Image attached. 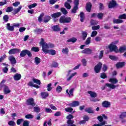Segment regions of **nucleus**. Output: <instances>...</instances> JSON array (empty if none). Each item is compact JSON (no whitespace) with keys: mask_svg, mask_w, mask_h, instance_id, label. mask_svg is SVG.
<instances>
[{"mask_svg":"<svg viewBox=\"0 0 126 126\" xmlns=\"http://www.w3.org/2000/svg\"><path fill=\"white\" fill-rule=\"evenodd\" d=\"M79 101L75 100L73 101L72 103H69L68 105L69 107H77V106H79Z\"/></svg>","mask_w":126,"mask_h":126,"instance_id":"15","label":"nucleus"},{"mask_svg":"<svg viewBox=\"0 0 126 126\" xmlns=\"http://www.w3.org/2000/svg\"><path fill=\"white\" fill-rule=\"evenodd\" d=\"M106 86L108 87V88H110V89H115L116 87H118L119 85H115L113 84L106 83L105 84V86H103L101 88V90H105L106 89Z\"/></svg>","mask_w":126,"mask_h":126,"instance_id":"4","label":"nucleus"},{"mask_svg":"<svg viewBox=\"0 0 126 126\" xmlns=\"http://www.w3.org/2000/svg\"><path fill=\"white\" fill-rule=\"evenodd\" d=\"M114 24H120L121 23H123L124 22V21L123 20L119 19H114L113 21Z\"/></svg>","mask_w":126,"mask_h":126,"instance_id":"26","label":"nucleus"},{"mask_svg":"<svg viewBox=\"0 0 126 126\" xmlns=\"http://www.w3.org/2000/svg\"><path fill=\"white\" fill-rule=\"evenodd\" d=\"M9 19V17H8V15H5L3 16V20L4 21V22H7Z\"/></svg>","mask_w":126,"mask_h":126,"instance_id":"51","label":"nucleus"},{"mask_svg":"<svg viewBox=\"0 0 126 126\" xmlns=\"http://www.w3.org/2000/svg\"><path fill=\"white\" fill-rule=\"evenodd\" d=\"M33 111L34 113H40L41 108L39 106H35L33 107Z\"/></svg>","mask_w":126,"mask_h":126,"instance_id":"37","label":"nucleus"},{"mask_svg":"<svg viewBox=\"0 0 126 126\" xmlns=\"http://www.w3.org/2000/svg\"><path fill=\"white\" fill-rule=\"evenodd\" d=\"M102 105L103 108H110V106H111V102L105 100L102 102Z\"/></svg>","mask_w":126,"mask_h":126,"instance_id":"14","label":"nucleus"},{"mask_svg":"<svg viewBox=\"0 0 126 126\" xmlns=\"http://www.w3.org/2000/svg\"><path fill=\"white\" fill-rule=\"evenodd\" d=\"M76 41H77V38L74 37H71L70 39L67 40V42H68V43H75Z\"/></svg>","mask_w":126,"mask_h":126,"instance_id":"29","label":"nucleus"},{"mask_svg":"<svg viewBox=\"0 0 126 126\" xmlns=\"http://www.w3.org/2000/svg\"><path fill=\"white\" fill-rule=\"evenodd\" d=\"M92 29L94 31H95V30H99V29H100V26L97 25V26H93L92 27Z\"/></svg>","mask_w":126,"mask_h":126,"instance_id":"57","label":"nucleus"},{"mask_svg":"<svg viewBox=\"0 0 126 126\" xmlns=\"http://www.w3.org/2000/svg\"><path fill=\"white\" fill-rule=\"evenodd\" d=\"M78 5H79V0H74V6L78 7Z\"/></svg>","mask_w":126,"mask_h":126,"instance_id":"61","label":"nucleus"},{"mask_svg":"<svg viewBox=\"0 0 126 126\" xmlns=\"http://www.w3.org/2000/svg\"><path fill=\"white\" fill-rule=\"evenodd\" d=\"M51 16L52 18H58V17H60V16H62V13L60 12L54 13L51 14Z\"/></svg>","mask_w":126,"mask_h":126,"instance_id":"18","label":"nucleus"},{"mask_svg":"<svg viewBox=\"0 0 126 126\" xmlns=\"http://www.w3.org/2000/svg\"><path fill=\"white\" fill-rule=\"evenodd\" d=\"M9 61H10L11 64H15L16 63V59L13 56H10L9 58Z\"/></svg>","mask_w":126,"mask_h":126,"instance_id":"22","label":"nucleus"},{"mask_svg":"<svg viewBox=\"0 0 126 126\" xmlns=\"http://www.w3.org/2000/svg\"><path fill=\"white\" fill-rule=\"evenodd\" d=\"M62 53L63 54H68V48L66 47L62 50Z\"/></svg>","mask_w":126,"mask_h":126,"instance_id":"59","label":"nucleus"},{"mask_svg":"<svg viewBox=\"0 0 126 126\" xmlns=\"http://www.w3.org/2000/svg\"><path fill=\"white\" fill-rule=\"evenodd\" d=\"M82 39L84 41L86 40V38H87V32H82Z\"/></svg>","mask_w":126,"mask_h":126,"instance_id":"35","label":"nucleus"},{"mask_svg":"<svg viewBox=\"0 0 126 126\" xmlns=\"http://www.w3.org/2000/svg\"><path fill=\"white\" fill-rule=\"evenodd\" d=\"M34 32L36 34H41L43 32V29H36L34 30Z\"/></svg>","mask_w":126,"mask_h":126,"instance_id":"38","label":"nucleus"},{"mask_svg":"<svg viewBox=\"0 0 126 126\" xmlns=\"http://www.w3.org/2000/svg\"><path fill=\"white\" fill-rule=\"evenodd\" d=\"M102 64L101 63H98L94 67V70L95 73H99L100 71H101V69H102Z\"/></svg>","mask_w":126,"mask_h":126,"instance_id":"8","label":"nucleus"},{"mask_svg":"<svg viewBox=\"0 0 126 126\" xmlns=\"http://www.w3.org/2000/svg\"><path fill=\"white\" fill-rule=\"evenodd\" d=\"M108 48L109 49L110 52H115V53H119V49H118V47L116 45H113V44H110L108 46Z\"/></svg>","mask_w":126,"mask_h":126,"instance_id":"9","label":"nucleus"},{"mask_svg":"<svg viewBox=\"0 0 126 126\" xmlns=\"http://www.w3.org/2000/svg\"><path fill=\"white\" fill-rule=\"evenodd\" d=\"M82 54H86V55H91L92 50L90 48H85L81 51Z\"/></svg>","mask_w":126,"mask_h":126,"instance_id":"11","label":"nucleus"},{"mask_svg":"<svg viewBox=\"0 0 126 126\" xmlns=\"http://www.w3.org/2000/svg\"><path fill=\"white\" fill-rule=\"evenodd\" d=\"M109 81L111 82V83H112V84H117V83L118 82V79L116 78H110Z\"/></svg>","mask_w":126,"mask_h":126,"instance_id":"32","label":"nucleus"},{"mask_svg":"<svg viewBox=\"0 0 126 126\" xmlns=\"http://www.w3.org/2000/svg\"><path fill=\"white\" fill-rule=\"evenodd\" d=\"M40 44L42 46V51H44V50H48V49H53V48H55V44L51 43L48 44L45 42V39H44V38H41Z\"/></svg>","mask_w":126,"mask_h":126,"instance_id":"1","label":"nucleus"},{"mask_svg":"<svg viewBox=\"0 0 126 126\" xmlns=\"http://www.w3.org/2000/svg\"><path fill=\"white\" fill-rule=\"evenodd\" d=\"M126 65V62H118L116 64V66L117 68H122Z\"/></svg>","mask_w":126,"mask_h":126,"instance_id":"13","label":"nucleus"},{"mask_svg":"<svg viewBox=\"0 0 126 126\" xmlns=\"http://www.w3.org/2000/svg\"><path fill=\"white\" fill-rule=\"evenodd\" d=\"M63 90V88L60 86H58L56 88V92L61 93Z\"/></svg>","mask_w":126,"mask_h":126,"instance_id":"44","label":"nucleus"},{"mask_svg":"<svg viewBox=\"0 0 126 126\" xmlns=\"http://www.w3.org/2000/svg\"><path fill=\"white\" fill-rule=\"evenodd\" d=\"M13 11V7L9 6L6 9V12H11V11Z\"/></svg>","mask_w":126,"mask_h":126,"instance_id":"48","label":"nucleus"},{"mask_svg":"<svg viewBox=\"0 0 126 126\" xmlns=\"http://www.w3.org/2000/svg\"><path fill=\"white\" fill-rule=\"evenodd\" d=\"M88 94H90L91 97L92 98H96L97 97V93L92 92L91 91H88Z\"/></svg>","mask_w":126,"mask_h":126,"instance_id":"23","label":"nucleus"},{"mask_svg":"<svg viewBox=\"0 0 126 126\" xmlns=\"http://www.w3.org/2000/svg\"><path fill=\"white\" fill-rule=\"evenodd\" d=\"M32 81H33L34 83H36V84H37V85H41V81H40V80L33 78Z\"/></svg>","mask_w":126,"mask_h":126,"instance_id":"40","label":"nucleus"},{"mask_svg":"<svg viewBox=\"0 0 126 126\" xmlns=\"http://www.w3.org/2000/svg\"><path fill=\"white\" fill-rule=\"evenodd\" d=\"M41 95L42 99H46L47 97L49 96V93L41 92Z\"/></svg>","mask_w":126,"mask_h":126,"instance_id":"25","label":"nucleus"},{"mask_svg":"<svg viewBox=\"0 0 126 126\" xmlns=\"http://www.w3.org/2000/svg\"><path fill=\"white\" fill-rule=\"evenodd\" d=\"M78 10V7L74 6L71 10L72 13H76V11Z\"/></svg>","mask_w":126,"mask_h":126,"instance_id":"45","label":"nucleus"},{"mask_svg":"<svg viewBox=\"0 0 126 126\" xmlns=\"http://www.w3.org/2000/svg\"><path fill=\"white\" fill-rule=\"evenodd\" d=\"M119 4L117 3V1L115 0H111L108 4V8H115L118 7Z\"/></svg>","mask_w":126,"mask_h":126,"instance_id":"5","label":"nucleus"},{"mask_svg":"<svg viewBox=\"0 0 126 126\" xmlns=\"http://www.w3.org/2000/svg\"><path fill=\"white\" fill-rule=\"evenodd\" d=\"M126 117V112H124L120 115L119 118L120 119H124Z\"/></svg>","mask_w":126,"mask_h":126,"instance_id":"54","label":"nucleus"},{"mask_svg":"<svg viewBox=\"0 0 126 126\" xmlns=\"http://www.w3.org/2000/svg\"><path fill=\"white\" fill-rule=\"evenodd\" d=\"M21 74L19 73H16L13 76L14 80L15 81H18V80H20V79H21Z\"/></svg>","mask_w":126,"mask_h":126,"instance_id":"17","label":"nucleus"},{"mask_svg":"<svg viewBox=\"0 0 126 126\" xmlns=\"http://www.w3.org/2000/svg\"><path fill=\"white\" fill-rule=\"evenodd\" d=\"M18 53H20V49L18 48H13L8 52L9 55H14Z\"/></svg>","mask_w":126,"mask_h":126,"instance_id":"10","label":"nucleus"},{"mask_svg":"<svg viewBox=\"0 0 126 126\" xmlns=\"http://www.w3.org/2000/svg\"><path fill=\"white\" fill-rule=\"evenodd\" d=\"M52 29L55 32H59L61 31V28H60V26L59 25H54L53 27H52Z\"/></svg>","mask_w":126,"mask_h":126,"instance_id":"21","label":"nucleus"},{"mask_svg":"<svg viewBox=\"0 0 126 126\" xmlns=\"http://www.w3.org/2000/svg\"><path fill=\"white\" fill-rule=\"evenodd\" d=\"M60 23H70L71 22V18L69 17H65V16H62L59 19Z\"/></svg>","mask_w":126,"mask_h":126,"instance_id":"2","label":"nucleus"},{"mask_svg":"<svg viewBox=\"0 0 126 126\" xmlns=\"http://www.w3.org/2000/svg\"><path fill=\"white\" fill-rule=\"evenodd\" d=\"M86 113H88L89 114H93L94 113V111L92 110V107L87 108L85 110Z\"/></svg>","mask_w":126,"mask_h":126,"instance_id":"31","label":"nucleus"},{"mask_svg":"<svg viewBox=\"0 0 126 126\" xmlns=\"http://www.w3.org/2000/svg\"><path fill=\"white\" fill-rule=\"evenodd\" d=\"M86 9L88 12H91V9H92V4L91 2H88L86 4Z\"/></svg>","mask_w":126,"mask_h":126,"instance_id":"12","label":"nucleus"},{"mask_svg":"<svg viewBox=\"0 0 126 126\" xmlns=\"http://www.w3.org/2000/svg\"><path fill=\"white\" fill-rule=\"evenodd\" d=\"M26 104L27 105V106H32V107H35L36 105V103H35L33 98L28 99L26 100Z\"/></svg>","mask_w":126,"mask_h":126,"instance_id":"6","label":"nucleus"},{"mask_svg":"<svg viewBox=\"0 0 126 126\" xmlns=\"http://www.w3.org/2000/svg\"><path fill=\"white\" fill-rule=\"evenodd\" d=\"M41 63V59L38 57H36L34 58V63L36 64V65H38L39 63Z\"/></svg>","mask_w":126,"mask_h":126,"instance_id":"30","label":"nucleus"},{"mask_svg":"<svg viewBox=\"0 0 126 126\" xmlns=\"http://www.w3.org/2000/svg\"><path fill=\"white\" fill-rule=\"evenodd\" d=\"M100 77L102 78V79H106V78H107V74H106L105 72L101 73Z\"/></svg>","mask_w":126,"mask_h":126,"instance_id":"47","label":"nucleus"},{"mask_svg":"<svg viewBox=\"0 0 126 126\" xmlns=\"http://www.w3.org/2000/svg\"><path fill=\"white\" fill-rule=\"evenodd\" d=\"M53 88H52V84L50 83L47 85V91H51Z\"/></svg>","mask_w":126,"mask_h":126,"instance_id":"63","label":"nucleus"},{"mask_svg":"<svg viewBox=\"0 0 126 126\" xmlns=\"http://www.w3.org/2000/svg\"><path fill=\"white\" fill-rule=\"evenodd\" d=\"M28 85H29V86H32V87H34L35 88H37V89H39V88H40V86H39L37 85L33 84V83L31 81L29 82Z\"/></svg>","mask_w":126,"mask_h":126,"instance_id":"33","label":"nucleus"},{"mask_svg":"<svg viewBox=\"0 0 126 126\" xmlns=\"http://www.w3.org/2000/svg\"><path fill=\"white\" fill-rule=\"evenodd\" d=\"M126 45H124L122 46H121L118 50V53H124V52H126Z\"/></svg>","mask_w":126,"mask_h":126,"instance_id":"24","label":"nucleus"},{"mask_svg":"<svg viewBox=\"0 0 126 126\" xmlns=\"http://www.w3.org/2000/svg\"><path fill=\"white\" fill-rule=\"evenodd\" d=\"M42 52L44 53L45 55H47V54L51 55V56H55V55H57V52L54 49L44 50H42Z\"/></svg>","mask_w":126,"mask_h":126,"instance_id":"7","label":"nucleus"},{"mask_svg":"<svg viewBox=\"0 0 126 126\" xmlns=\"http://www.w3.org/2000/svg\"><path fill=\"white\" fill-rule=\"evenodd\" d=\"M90 23L92 26H95V25H97L98 23V21L92 19L91 20Z\"/></svg>","mask_w":126,"mask_h":126,"instance_id":"28","label":"nucleus"},{"mask_svg":"<svg viewBox=\"0 0 126 126\" xmlns=\"http://www.w3.org/2000/svg\"><path fill=\"white\" fill-rule=\"evenodd\" d=\"M3 92H4V94H5V95H6L7 94H9V93L11 92V91L9 89V88L8 87V86L6 85L5 88H4L3 89Z\"/></svg>","mask_w":126,"mask_h":126,"instance_id":"19","label":"nucleus"},{"mask_svg":"<svg viewBox=\"0 0 126 126\" xmlns=\"http://www.w3.org/2000/svg\"><path fill=\"white\" fill-rule=\"evenodd\" d=\"M66 124L68 126H71V125H73L74 124V120H68L66 122Z\"/></svg>","mask_w":126,"mask_h":126,"instance_id":"49","label":"nucleus"},{"mask_svg":"<svg viewBox=\"0 0 126 126\" xmlns=\"http://www.w3.org/2000/svg\"><path fill=\"white\" fill-rule=\"evenodd\" d=\"M70 3H68L67 2H65L64 5L67 9H70V8H71V6Z\"/></svg>","mask_w":126,"mask_h":126,"instance_id":"41","label":"nucleus"},{"mask_svg":"<svg viewBox=\"0 0 126 126\" xmlns=\"http://www.w3.org/2000/svg\"><path fill=\"white\" fill-rule=\"evenodd\" d=\"M103 57H104V50H102L100 52L99 55L98 56L99 60H102Z\"/></svg>","mask_w":126,"mask_h":126,"instance_id":"50","label":"nucleus"},{"mask_svg":"<svg viewBox=\"0 0 126 126\" xmlns=\"http://www.w3.org/2000/svg\"><path fill=\"white\" fill-rule=\"evenodd\" d=\"M26 55H28V57H29V58H32V53H31V51L26 49L23 50L21 52L20 57L21 58H24Z\"/></svg>","mask_w":126,"mask_h":126,"instance_id":"3","label":"nucleus"},{"mask_svg":"<svg viewBox=\"0 0 126 126\" xmlns=\"http://www.w3.org/2000/svg\"><path fill=\"white\" fill-rule=\"evenodd\" d=\"M103 16H104V13H97V17L98 19H100V20L103 19Z\"/></svg>","mask_w":126,"mask_h":126,"instance_id":"43","label":"nucleus"},{"mask_svg":"<svg viewBox=\"0 0 126 126\" xmlns=\"http://www.w3.org/2000/svg\"><path fill=\"white\" fill-rule=\"evenodd\" d=\"M119 19L122 20V19H126V14H123L122 15H119L118 17Z\"/></svg>","mask_w":126,"mask_h":126,"instance_id":"52","label":"nucleus"},{"mask_svg":"<svg viewBox=\"0 0 126 126\" xmlns=\"http://www.w3.org/2000/svg\"><path fill=\"white\" fill-rule=\"evenodd\" d=\"M21 8H22V6H20L18 8L15 9L14 10H13V11L12 12V14L14 15H15V14H17L19 11L21 10Z\"/></svg>","mask_w":126,"mask_h":126,"instance_id":"20","label":"nucleus"},{"mask_svg":"<svg viewBox=\"0 0 126 126\" xmlns=\"http://www.w3.org/2000/svg\"><path fill=\"white\" fill-rule=\"evenodd\" d=\"M36 6H37V3H34L29 5L28 7L30 9H32V8H34V7H36Z\"/></svg>","mask_w":126,"mask_h":126,"instance_id":"55","label":"nucleus"},{"mask_svg":"<svg viewBox=\"0 0 126 126\" xmlns=\"http://www.w3.org/2000/svg\"><path fill=\"white\" fill-rule=\"evenodd\" d=\"M74 92V88L71 89L68 92V89H67L66 90V93L69 96V97H70V96H72V97H73V92Z\"/></svg>","mask_w":126,"mask_h":126,"instance_id":"16","label":"nucleus"},{"mask_svg":"<svg viewBox=\"0 0 126 126\" xmlns=\"http://www.w3.org/2000/svg\"><path fill=\"white\" fill-rule=\"evenodd\" d=\"M65 111L67 113H72V111H73V108L71 107H67L65 108Z\"/></svg>","mask_w":126,"mask_h":126,"instance_id":"46","label":"nucleus"},{"mask_svg":"<svg viewBox=\"0 0 126 126\" xmlns=\"http://www.w3.org/2000/svg\"><path fill=\"white\" fill-rule=\"evenodd\" d=\"M74 118V116L71 114H69L66 117V119L67 120H71L72 119H73Z\"/></svg>","mask_w":126,"mask_h":126,"instance_id":"62","label":"nucleus"},{"mask_svg":"<svg viewBox=\"0 0 126 126\" xmlns=\"http://www.w3.org/2000/svg\"><path fill=\"white\" fill-rule=\"evenodd\" d=\"M22 122H24V120L23 119H18L17 120V125H18V126L20 125Z\"/></svg>","mask_w":126,"mask_h":126,"instance_id":"60","label":"nucleus"},{"mask_svg":"<svg viewBox=\"0 0 126 126\" xmlns=\"http://www.w3.org/2000/svg\"><path fill=\"white\" fill-rule=\"evenodd\" d=\"M50 20H51V17L50 16H46L43 21L44 23H48Z\"/></svg>","mask_w":126,"mask_h":126,"instance_id":"39","label":"nucleus"},{"mask_svg":"<svg viewBox=\"0 0 126 126\" xmlns=\"http://www.w3.org/2000/svg\"><path fill=\"white\" fill-rule=\"evenodd\" d=\"M25 118L26 119H33V118H34V116H33L32 114H27L25 116Z\"/></svg>","mask_w":126,"mask_h":126,"instance_id":"58","label":"nucleus"},{"mask_svg":"<svg viewBox=\"0 0 126 126\" xmlns=\"http://www.w3.org/2000/svg\"><path fill=\"white\" fill-rule=\"evenodd\" d=\"M6 28L9 31H14V27L10 26V23H7Z\"/></svg>","mask_w":126,"mask_h":126,"instance_id":"27","label":"nucleus"},{"mask_svg":"<svg viewBox=\"0 0 126 126\" xmlns=\"http://www.w3.org/2000/svg\"><path fill=\"white\" fill-rule=\"evenodd\" d=\"M109 58L110 60H112V61H117L118 60V57L115 56L109 55Z\"/></svg>","mask_w":126,"mask_h":126,"instance_id":"53","label":"nucleus"},{"mask_svg":"<svg viewBox=\"0 0 126 126\" xmlns=\"http://www.w3.org/2000/svg\"><path fill=\"white\" fill-rule=\"evenodd\" d=\"M61 11L64 15H66V14H67V13H68V12L66 10V9H65V8H63V7L61 8Z\"/></svg>","mask_w":126,"mask_h":126,"instance_id":"42","label":"nucleus"},{"mask_svg":"<svg viewBox=\"0 0 126 126\" xmlns=\"http://www.w3.org/2000/svg\"><path fill=\"white\" fill-rule=\"evenodd\" d=\"M80 17L81 22H84V13L83 12H81L80 13Z\"/></svg>","mask_w":126,"mask_h":126,"instance_id":"34","label":"nucleus"},{"mask_svg":"<svg viewBox=\"0 0 126 126\" xmlns=\"http://www.w3.org/2000/svg\"><path fill=\"white\" fill-rule=\"evenodd\" d=\"M31 51L32 52H35V53H38L40 51V49L38 47H33L31 48Z\"/></svg>","mask_w":126,"mask_h":126,"instance_id":"36","label":"nucleus"},{"mask_svg":"<svg viewBox=\"0 0 126 126\" xmlns=\"http://www.w3.org/2000/svg\"><path fill=\"white\" fill-rule=\"evenodd\" d=\"M8 125L10 126H15L16 124L14 121H10L8 122Z\"/></svg>","mask_w":126,"mask_h":126,"instance_id":"56","label":"nucleus"},{"mask_svg":"<svg viewBox=\"0 0 126 126\" xmlns=\"http://www.w3.org/2000/svg\"><path fill=\"white\" fill-rule=\"evenodd\" d=\"M23 126H29V122L28 121H24Z\"/></svg>","mask_w":126,"mask_h":126,"instance_id":"64","label":"nucleus"}]
</instances>
